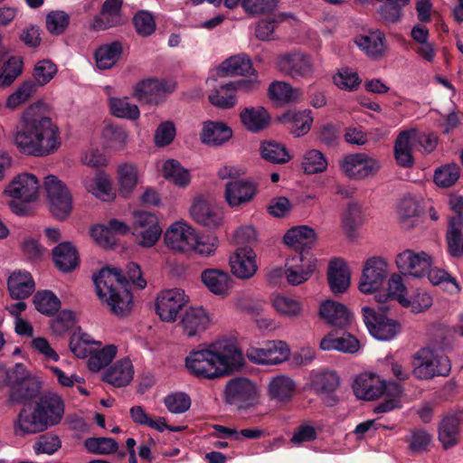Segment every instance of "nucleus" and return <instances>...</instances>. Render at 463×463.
I'll list each match as a JSON object with an SVG mask.
<instances>
[{"label": "nucleus", "instance_id": "1", "mask_svg": "<svg viewBox=\"0 0 463 463\" xmlns=\"http://www.w3.org/2000/svg\"><path fill=\"white\" fill-rule=\"evenodd\" d=\"M58 127L45 113L43 102H35L26 108L20 116L13 142L22 154L45 156L54 153L60 146Z\"/></svg>", "mask_w": 463, "mask_h": 463}, {"label": "nucleus", "instance_id": "2", "mask_svg": "<svg viewBox=\"0 0 463 463\" xmlns=\"http://www.w3.org/2000/svg\"><path fill=\"white\" fill-rule=\"evenodd\" d=\"M97 295L106 302L110 311L117 316L127 315L132 307V295L128 289V283L139 288L146 286L141 269L137 263L127 266L126 274L117 268H104L93 277Z\"/></svg>", "mask_w": 463, "mask_h": 463}, {"label": "nucleus", "instance_id": "3", "mask_svg": "<svg viewBox=\"0 0 463 463\" xmlns=\"http://www.w3.org/2000/svg\"><path fill=\"white\" fill-rule=\"evenodd\" d=\"M243 365V356L231 341L222 339L193 350L185 358V366L194 376L215 379Z\"/></svg>", "mask_w": 463, "mask_h": 463}, {"label": "nucleus", "instance_id": "4", "mask_svg": "<svg viewBox=\"0 0 463 463\" xmlns=\"http://www.w3.org/2000/svg\"><path fill=\"white\" fill-rule=\"evenodd\" d=\"M317 268V259L312 254L295 253L287 259L285 268L273 269L269 279L276 283L278 279L286 278L291 286H298L307 281Z\"/></svg>", "mask_w": 463, "mask_h": 463}, {"label": "nucleus", "instance_id": "5", "mask_svg": "<svg viewBox=\"0 0 463 463\" xmlns=\"http://www.w3.org/2000/svg\"><path fill=\"white\" fill-rule=\"evenodd\" d=\"M416 364L412 373L420 380H430L436 376H447L451 364L448 356L430 348H421L414 354Z\"/></svg>", "mask_w": 463, "mask_h": 463}, {"label": "nucleus", "instance_id": "6", "mask_svg": "<svg viewBox=\"0 0 463 463\" xmlns=\"http://www.w3.org/2000/svg\"><path fill=\"white\" fill-rule=\"evenodd\" d=\"M260 393L257 385L247 378L230 380L224 390V400L236 411H247L259 404Z\"/></svg>", "mask_w": 463, "mask_h": 463}, {"label": "nucleus", "instance_id": "7", "mask_svg": "<svg viewBox=\"0 0 463 463\" xmlns=\"http://www.w3.org/2000/svg\"><path fill=\"white\" fill-rule=\"evenodd\" d=\"M382 167L381 162L366 153L348 154L339 161V168L349 179L361 181L375 176Z\"/></svg>", "mask_w": 463, "mask_h": 463}, {"label": "nucleus", "instance_id": "8", "mask_svg": "<svg viewBox=\"0 0 463 463\" xmlns=\"http://www.w3.org/2000/svg\"><path fill=\"white\" fill-rule=\"evenodd\" d=\"M388 309L389 307L386 305L379 307L378 311L371 307H364L362 308L364 322L370 334L376 339L390 340L400 330L399 324L385 316Z\"/></svg>", "mask_w": 463, "mask_h": 463}, {"label": "nucleus", "instance_id": "9", "mask_svg": "<svg viewBox=\"0 0 463 463\" xmlns=\"http://www.w3.org/2000/svg\"><path fill=\"white\" fill-rule=\"evenodd\" d=\"M277 69L285 76L293 80H307L315 73L312 58L301 52L280 54L276 61Z\"/></svg>", "mask_w": 463, "mask_h": 463}, {"label": "nucleus", "instance_id": "10", "mask_svg": "<svg viewBox=\"0 0 463 463\" xmlns=\"http://www.w3.org/2000/svg\"><path fill=\"white\" fill-rule=\"evenodd\" d=\"M44 185L53 216L67 218L72 210V197L66 185L54 175L46 176Z\"/></svg>", "mask_w": 463, "mask_h": 463}, {"label": "nucleus", "instance_id": "11", "mask_svg": "<svg viewBox=\"0 0 463 463\" xmlns=\"http://www.w3.org/2000/svg\"><path fill=\"white\" fill-rule=\"evenodd\" d=\"M395 264L402 274L420 279L433 265V258L426 251L406 249L396 255Z\"/></svg>", "mask_w": 463, "mask_h": 463}, {"label": "nucleus", "instance_id": "12", "mask_svg": "<svg viewBox=\"0 0 463 463\" xmlns=\"http://www.w3.org/2000/svg\"><path fill=\"white\" fill-rule=\"evenodd\" d=\"M389 273L388 263L381 257L369 258L364 265L359 281V290L364 294L377 292L384 284Z\"/></svg>", "mask_w": 463, "mask_h": 463}, {"label": "nucleus", "instance_id": "13", "mask_svg": "<svg viewBox=\"0 0 463 463\" xmlns=\"http://www.w3.org/2000/svg\"><path fill=\"white\" fill-rule=\"evenodd\" d=\"M132 234L138 245L146 248L154 246L162 234L157 217L147 212L134 214Z\"/></svg>", "mask_w": 463, "mask_h": 463}, {"label": "nucleus", "instance_id": "14", "mask_svg": "<svg viewBox=\"0 0 463 463\" xmlns=\"http://www.w3.org/2000/svg\"><path fill=\"white\" fill-rule=\"evenodd\" d=\"M290 350L283 341H269L262 347L251 346L247 349L246 356L257 364H279L288 359Z\"/></svg>", "mask_w": 463, "mask_h": 463}, {"label": "nucleus", "instance_id": "15", "mask_svg": "<svg viewBox=\"0 0 463 463\" xmlns=\"http://www.w3.org/2000/svg\"><path fill=\"white\" fill-rule=\"evenodd\" d=\"M188 302V296L181 288L162 291L156 303V313L163 321L174 322L181 308Z\"/></svg>", "mask_w": 463, "mask_h": 463}, {"label": "nucleus", "instance_id": "16", "mask_svg": "<svg viewBox=\"0 0 463 463\" xmlns=\"http://www.w3.org/2000/svg\"><path fill=\"white\" fill-rule=\"evenodd\" d=\"M38 192L37 177L28 173L15 175L5 189V194L8 196L27 203L36 200Z\"/></svg>", "mask_w": 463, "mask_h": 463}, {"label": "nucleus", "instance_id": "17", "mask_svg": "<svg viewBox=\"0 0 463 463\" xmlns=\"http://www.w3.org/2000/svg\"><path fill=\"white\" fill-rule=\"evenodd\" d=\"M196 236L194 228L182 222H176L166 230L165 242L174 250L189 252L195 243Z\"/></svg>", "mask_w": 463, "mask_h": 463}, {"label": "nucleus", "instance_id": "18", "mask_svg": "<svg viewBox=\"0 0 463 463\" xmlns=\"http://www.w3.org/2000/svg\"><path fill=\"white\" fill-rule=\"evenodd\" d=\"M175 88V83L148 79L136 84L133 95L139 102L157 104L164 94L172 92Z\"/></svg>", "mask_w": 463, "mask_h": 463}, {"label": "nucleus", "instance_id": "19", "mask_svg": "<svg viewBox=\"0 0 463 463\" xmlns=\"http://www.w3.org/2000/svg\"><path fill=\"white\" fill-rule=\"evenodd\" d=\"M257 194V185L249 179L230 180L225 185V199L231 207L250 203Z\"/></svg>", "mask_w": 463, "mask_h": 463}, {"label": "nucleus", "instance_id": "20", "mask_svg": "<svg viewBox=\"0 0 463 463\" xmlns=\"http://www.w3.org/2000/svg\"><path fill=\"white\" fill-rule=\"evenodd\" d=\"M230 266L232 273L236 278L249 279L258 270L256 253L249 247L239 248L231 255Z\"/></svg>", "mask_w": 463, "mask_h": 463}, {"label": "nucleus", "instance_id": "21", "mask_svg": "<svg viewBox=\"0 0 463 463\" xmlns=\"http://www.w3.org/2000/svg\"><path fill=\"white\" fill-rule=\"evenodd\" d=\"M283 240L286 245L297 251L296 253L309 254L307 250L317 241V234L314 229L301 225L289 229Z\"/></svg>", "mask_w": 463, "mask_h": 463}, {"label": "nucleus", "instance_id": "22", "mask_svg": "<svg viewBox=\"0 0 463 463\" xmlns=\"http://www.w3.org/2000/svg\"><path fill=\"white\" fill-rule=\"evenodd\" d=\"M355 396L363 400H375L383 394L384 381L371 373L358 375L353 384Z\"/></svg>", "mask_w": 463, "mask_h": 463}, {"label": "nucleus", "instance_id": "23", "mask_svg": "<svg viewBox=\"0 0 463 463\" xmlns=\"http://www.w3.org/2000/svg\"><path fill=\"white\" fill-rule=\"evenodd\" d=\"M190 213L197 223L210 228L219 226L222 220L220 209L203 198L194 201Z\"/></svg>", "mask_w": 463, "mask_h": 463}, {"label": "nucleus", "instance_id": "24", "mask_svg": "<svg viewBox=\"0 0 463 463\" xmlns=\"http://www.w3.org/2000/svg\"><path fill=\"white\" fill-rule=\"evenodd\" d=\"M319 314L332 326L345 329L352 323V314L341 303L326 300L320 306Z\"/></svg>", "mask_w": 463, "mask_h": 463}, {"label": "nucleus", "instance_id": "25", "mask_svg": "<svg viewBox=\"0 0 463 463\" xmlns=\"http://www.w3.org/2000/svg\"><path fill=\"white\" fill-rule=\"evenodd\" d=\"M201 279L208 290L216 296L225 297L232 288L231 276L222 269H207L201 273Z\"/></svg>", "mask_w": 463, "mask_h": 463}, {"label": "nucleus", "instance_id": "26", "mask_svg": "<svg viewBox=\"0 0 463 463\" xmlns=\"http://www.w3.org/2000/svg\"><path fill=\"white\" fill-rule=\"evenodd\" d=\"M48 426L58 424L64 413V405L61 398L55 393H47L41 397L36 405Z\"/></svg>", "mask_w": 463, "mask_h": 463}, {"label": "nucleus", "instance_id": "27", "mask_svg": "<svg viewBox=\"0 0 463 463\" xmlns=\"http://www.w3.org/2000/svg\"><path fill=\"white\" fill-rule=\"evenodd\" d=\"M46 420H43L40 411L35 408L31 413L23 409L18 414L14 422V430L17 435L37 433L45 430L48 428Z\"/></svg>", "mask_w": 463, "mask_h": 463}, {"label": "nucleus", "instance_id": "28", "mask_svg": "<svg viewBox=\"0 0 463 463\" xmlns=\"http://www.w3.org/2000/svg\"><path fill=\"white\" fill-rule=\"evenodd\" d=\"M416 129L402 131L394 143V156L397 164L402 167H410L413 165L412 147Z\"/></svg>", "mask_w": 463, "mask_h": 463}, {"label": "nucleus", "instance_id": "29", "mask_svg": "<svg viewBox=\"0 0 463 463\" xmlns=\"http://www.w3.org/2000/svg\"><path fill=\"white\" fill-rule=\"evenodd\" d=\"M121 6L122 0H106L93 21L94 29L106 30L118 25L122 22Z\"/></svg>", "mask_w": 463, "mask_h": 463}, {"label": "nucleus", "instance_id": "30", "mask_svg": "<svg viewBox=\"0 0 463 463\" xmlns=\"http://www.w3.org/2000/svg\"><path fill=\"white\" fill-rule=\"evenodd\" d=\"M134 376V367L128 358H123L108 369L103 379L115 387H125L130 383Z\"/></svg>", "mask_w": 463, "mask_h": 463}, {"label": "nucleus", "instance_id": "31", "mask_svg": "<svg viewBox=\"0 0 463 463\" xmlns=\"http://www.w3.org/2000/svg\"><path fill=\"white\" fill-rule=\"evenodd\" d=\"M7 287L13 298L22 300L32 295L35 284L29 272L17 270L9 276Z\"/></svg>", "mask_w": 463, "mask_h": 463}, {"label": "nucleus", "instance_id": "32", "mask_svg": "<svg viewBox=\"0 0 463 463\" xmlns=\"http://www.w3.org/2000/svg\"><path fill=\"white\" fill-rule=\"evenodd\" d=\"M209 322V317L203 307H191L184 315L181 325L184 333L188 337H193L203 332Z\"/></svg>", "mask_w": 463, "mask_h": 463}, {"label": "nucleus", "instance_id": "33", "mask_svg": "<svg viewBox=\"0 0 463 463\" xmlns=\"http://www.w3.org/2000/svg\"><path fill=\"white\" fill-rule=\"evenodd\" d=\"M254 69L250 59L246 54H239L226 59L218 68L222 77L248 76L253 74Z\"/></svg>", "mask_w": 463, "mask_h": 463}, {"label": "nucleus", "instance_id": "34", "mask_svg": "<svg viewBox=\"0 0 463 463\" xmlns=\"http://www.w3.org/2000/svg\"><path fill=\"white\" fill-rule=\"evenodd\" d=\"M296 383L288 375L279 374L272 377L268 384V395L272 401L288 402L293 397Z\"/></svg>", "mask_w": 463, "mask_h": 463}, {"label": "nucleus", "instance_id": "35", "mask_svg": "<svg viewBox=\"0 0 463 463\" xmlns=\"http://www.w3.org/2000/svg\"><path fill=\"white\" fill-rule=\"evenodd\" d=\"M355 43L367 56L373 60H379L385 53V36L380 31L371 32L366 35H359L355 38Z\"/></svg>", "mask_w": 463, "mask_h": 463}, {"label": "nucleus", "instance_id": "36", "mask_svg": "<svg viewBox=\"0 0 463 463\" xmlns=\"http://www.w3.org/2000/svg\"><path fill=\"white\" fill-rule=\"evenodd\" d=\"M240 118L243 127L252 133L263 130L269 125V115L263 107L245 108L241 111Z\"/></svg>", "mask_w": 463, "mask_h": 463}, {"label": "nucleus", "instance_id": "37", "mask_svg": "<svg viewBox=\"0 0 463 463\" xmlns=\"http://www.w3.org/2000/svg\"><path fill=\"white\" fill-rule=\"evenodd\" d=\"M280 120L285 124H289L288 129L296 137L307 134L313 123L310 110H288L281 116Z\"/></svg>", "mask_w": 463, "mask_h": 463}, {"label": "nucleus", "instance_id": "38", "mask_svg": "<svg viewBox=\"0 0 463 463\" xmlns=\"http://www.w3.org/2000/svg\"><path fill=\"white\" fill-rule=\"evenodd\" d=\"M52 256L56 267L63 272L71 271L79 264L78 251L69 241L58 244L52 250Z\"/></svg>", "mask_w": 463, "mask_h": 463}, {"label": "nucleus", "instance_id": "39", "mask_svg": "<svg viewBox=\"0 0 463 463\" xmlns=\"http://www.w3.org/2000/svg\"><path fill=\"white\" fill-rule=\"evenodd\" d=\"M268 93L269 99L279 105L295 103L303 94L300 89L280 80L273 81L269 87Z\"/></svg>", "mask_w": 463, "mask_h": 463}, {"label": "nucleus", "instance_id": "40", "mask_svg": "<svg viewBox=\"0 0 463 463\" xmlns=\"http://www.w3.org/2000/svg\"><path fill=\"white\" fill-rule=\"evenodd\" d=\"M232 136V129L222 122H207L200 135L204 144L218 146L227 142Z\"/></svg>", "mask_w": 463, "mask_h": 463}, {"label": "nucleus", "instance_id": "41", "mask_svg": "<svg viewBox=\"0 0 463 463\" xmlns=\"http://www.w3.org/2000/svg\"><path fill=\"white\" fill-rule=\"evenodd\" d=\"M327 280L334 294H342L350 286V272L346 265L339 261H332L327 271Z\"/></svg>", "mask_w": 463, "mask_h": 463}, {"label": "nucleus", "instance_id": "42", "mask_svg": "<svg viewBox=\"0 0 463 463\" xmlns=\"http://www.w3.org/2000/svg\"><path fill=\"white\" fill-rule=\"evenodd\" d=\"M83 185L88 192L102 201L109 202L116 196L111 183L104 173H98L93 178H85Z\"/></svg>", "mask_w": 463, "mask_h": 463}, {"label": "nucleus", "instance_id": "43", "mask_svg": "<svg viewBox=\"0 0 463 463\" xmlns=\"http://www.w3.org/2000/svg\"><path fill=\"white\" fill-rule=\"evenodd\" d=\"M320 348L324 351L336 350L343 353L354 354L359 350L360 344L352 335L335 337L330 333L320 341Z\"/></svg>", "mask_w": 463, "mask_h": 463}, {"label": "nucleus", "instance_id": "44", "mask_svg": "<svg viewBox=\"0 0 463 463\" xmlns=\"http://www.w3.org/2000/svg\"><path fill=\"white\" fill-rule=\"evenodd\" d=\"M122 52V44L119 42L101 45L95 52L97 67L99 70L112 68L118 61Z\"/></svg>", "mask_w": 463, "mask_h": 463}, {"label": "nucleus", "instance_id": "45", "mask_svg": "<svg viewBox=\"0 0 463 463\" xmlns=\"http://www.w3.org/2000/svg\"><path fill=\"white\" fill-rule=\"evenodd\" d=\"M397 213L402 227L405 230L413 228L420 210L418 202L412 197H404L399 203Z\"/></svg>", "mask_w": 463, "mask_h": 463}, {"label": "nucleus", "instance_id": "46", "mask_svg": "<svg viewBox=\"0 0 463 463\" xmlns=\"http://www.w3.org/2000/svg\"><path fill=\"white\" fill-rule=\"evenodd\" d=\"M41 391V383L32 377L25 378L10 391L9 399L14 403H25L34 399Z\"/></svg>", "mask_w": 463, "mask_h": 463}, {"label": "nucleus", "instance_id": "47", "mask_svg": "<svg viewBox=\"0 0 463 463\" xmlns=\"http://www.w3.org/2000/svg\"><path fill=\"white\" fill-rule=\"evenodd\" d=\"M459 419L455 415L445 417L439 427V439L444 449L455 446L458 441Z\"/></svg>", "mask_w": 463, "mask_h": 463}, {"label": "nucleus", "instance_id": "48", "mask_svg": "<svg viewBox=\"0 0 463 463\" xmlns=\"http://www.w3.org/2000/svg\"><path fill=\"white\" fill-rule=\"evenodd\" d=\"M101 137L107 146L121 150L127 144L128 135L124 128L112 123H106L102 128Z\"/></svg>", "mask_w": 463, "mask_h": 463}, {"label": "nucleus", "instance_id": "49", "mask_svg": "<svg viewBox=\"0 0 463 463\" xmlns=\"http://www.w3.org/2000/svg\"><path fill=\"white\" fill-rule=\"evenodd\" d=\"M110 113L117 118L136 120L140 112L137 105L131 104L128 97L109 99Z\"/></svg>", "mask_w": 463, "mask_h": 463}, {"label": "nucleus", "instance_id": "50", "mask_svg": "<svg viewBox=\"0 0 463 463\" xmlns=\"http://www.w3.org/2000/svg\"><path fill=\"white\" fill-rule=\"evenodd\" d=\"M405 290L406 288L402 276L394 273L388 280L387 292L376 294L374 298L378 303L383 305L395 299L399 302H402Z\"/></svg>", "mask_w": 463, "mask_h": 463}, {"label": "nucleus", "instance_id": "51", "mask_svg": "<svg viewBox=\"0 0 463 463\" xmlns=\"http://www.w3.org/2000/svg\"><path fill=\"white\" fill-rule=\"evenodd\" d=\"M119 192L124 196H128L136 188L138 181V172L136 165L123 164L118 166Z\"/></svg>", "mask_w": 463, "mask_h": 463}, {"label": "nucleus", "instance_id": "52", "mask_svg": "<svg viewBox=\"0 0 463 463\" xmlns=\"http://www.w3.org/2000/svg\"><path fill=\"white\" fill-rule=\"evenodd\" d=\"M24 68L23 59L18 56H12L0 70V87L6 88L22 74Z\"/></svg>", "mask_w": 463, "mask_h": 463}, {"label": "nucleus", "instance_id": "53", "mask_svg": "<svg viewBox=\"0 0 463 463\" xmlns=\"http://www.w3.org/2000/svg\"><path fill=\"white\" fill-rule=\"evenodd\" d=\"M36 91V83L33 80L24 81L20 86L10 94L5 102V108L15 110L21 105L29 100Z\"/></svg>", "mask_w": 463, "mask_h": 463}, {"label": "nucleus", "instance_id": "54", "mask_svg": "<svg viewBox=\"0 0 463 463\" xmlns=\"http://www.w3.org/2000/svg\"><path fill=\"white\" fill-rule=\"evenodd\" d=\"M426 276H428L432 285L443 286L444 289L451 294H456L460 291V287L456 279L451 277L445 269L432 268L431 266Z\"/></svg>", "mask_w": 463, "mask_h": 463}, {"label": "nucleus", "instance_id": "55", "mask_svg": "<svg viewBox=\"0 0 463 463\" xmlns=\"http://www.w3.org/2000/svg\"><path fill=\"white\" fill-rule=\"evenodd\" d=\"M302 168L307 175L322 173L327 168V160L321 151L310 149L303 156Z\"/></svg>", "mask_w": 463, "mask_h": 463}, {"label": "nucleus", "instance_id": "56", "mask_svg": "<svg viewBox=\"0 0 463 463\" xmlns=\"http://www.w3.org/2000/svg\"><path fill=\"white\" fill-rule=\"evenodd\" d=\"M163 175L166 179L179 186H186L190 183V175L178 161L168 159L164 163Z\"/></svg>", "mask_w": 463, "mask_h": 463}, {"label": "nucleus", "instance_id": "57", "mask_svg": "<svg viewBox=\"0 0 463 463\" xmlns=\"http://www.w3.org/2000/svg\"><path fill=\"white\" fill-rule=\"evenodd\" d=\"M234 83L222 85L209 95V101L215 107L230 109L236 104Z\"/></svg>", "mask_w": 463, "mask_h": 463}, {"label": "nucleus", "instance_id": "58", "mask_svg": "<svg viewBox=\"0 0 463 463\" xmlns=\"http://www.w3.org/2000/svg\"><path fill=\"white\" fill-rule=\"evenodd\" d=\"M260 153L265 160L275 164H284L290 159L286 147L275 141L263 142L260 146Z\"/></svg>", "mask_w": 463, "mask_h": 463}, {"label": "nucleus", "instance_id": "59", "mask_svg": "<svg viewBox=\"0 0 463 463\" xmlns=\"http://www.w3.org/2000/svg\"><path fill=\"white\" fill-rule=\"evenodd\" d=\"M272 304L278 313L288 317H297L303 310V305L299 300L281 295L276 296Z\"/></svg>", "mask_w": 463, "mask_h": 463}, {"label": "nucleus", "instance_id": "60", "mask_svg": "<svg viewBox=\"0 0 463 463\" xmlns=\"http://www.w3.org/2000/svg\"><path fill=\"white\" fill-rule=\"evenodd\" d=\"M118 348L114 345H108L102 349L90 353L88 365L93 372H98L106 367L116 356Z\"/></svg>", "mask_w": 463, "mask_h": 463}, {"label": "nucleus", "instance_id": "61", "mask_svg": "<svg viewBox=\"0 0 463 463\" xmlns=\"http://www.w3.org/2000/svg\"><path fill=\"white\" fill-rule=\"evenodd\" d=\"M35 308L44 315H53L61 307L59 298L51 291L37 292L33 297Z\"/></svg>", "mask_w": 463, "mask_h": 463}, {"label": "nucleus", "instance_id": "62", "mask_svg": "<svg viewBox=\"0 0 463 463\" xmlns=\"http://www.w3.org/2000/svg\"><path fill=\"white\" fill-rule=\"evenodd\" d=\"M364 223L362 208L357 203H351L343 213L342 224L345 232L351 234Z\"/></svg>", "mask_w": 463, "mask_h": 463}, {"label": "nucleus", "instance_id": "63", "mask_svg": "<svg viewBox=\"0 0 463 463\" xmlns=\"http://www.w3.org/2000/svg\"><path fill=\"white\" fill-rule=\"evenodd\" d=\"M58 71L57 66L50 60L36 62L33 69V79L36 86H44L50 82Z\"/></svg>", "mask_w": 463, "mask_h": 463}, {"label": "nucleus", "instance_id": "64", "mask_svg": "<svg viewBox=\"0 0 463 463\" xmlns=\"http://www.w3.org/2000/svg\"><path fill=\"white\" fill-rule=\"evenodd\" d=\"M461 229L462 225H459V222H449L447 243L449 252L453 257H460L463 255V238Z\"/></svg>", "mask_w": 463, "mask_h": 463}]
</instances>
